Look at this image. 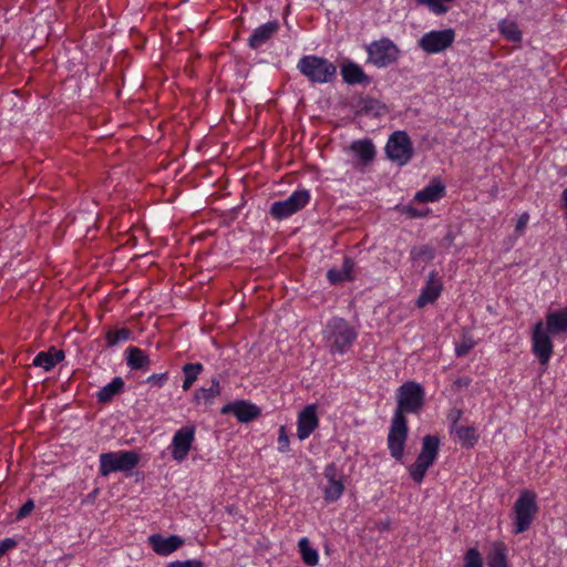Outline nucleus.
Returning a JSON list of instances; mask_svg holds the SVG:
<instances>
[{"instance_id": "nucleus-1", "label": "nucleus", "mask_w": 567, "mask_h": 567, "mask_svg": "<svg viewBox=\"0 0 567 567\" xmlns=\"http://www.w3.org/2000/svg\"><path fill=\"white\" fill-rule=\"evenodd\" d=\"M322 334L332 354H343L357 338L354 329L344 319L338 317L328 321Z\"/></svg>"}, {"instance_id": "nucleus-2", "label": "nucleus", "mask_w": 567, "mask_h": 567, "mask_svg": "<svg viewBox=\"0 0 567 567\" xmlns=\"http://www.w3.org/2000/svg\"><path fill=\"white\" fill-rule=\"evenodd\" d=\"M297 68L311 82L317 83L330 82L337 72V68L333 63L316 55H307L301 58Z\"/></svg>"}, {"instance_id": "nucleus-3", "label": "nucleus", "mask_w": 567, "mask_h": 567, "mask_svg": "<svg viewBox=\"0 0 567 567\" xmlns=\"http://www.w3.org/2000/svg\"><path fill=\"white\" fill-rule=\"evenodd\" d=\"M537 512L536 494L529 489L523 491L514 504V533L520 534L527 530Z\"/></svg>"}, {"instance_id": "nucleus-4", "label": "nucleus", "mask_w": 567, "mask_h": 567, "mask_svg": "<svg viewBox=\"0 0 567 567\" xmlns=\"http://www.w3.org/2000/svg\"><path fill=\"white\" fill-rule=\"evenodd\" d=\"M424 403L422 386L413 381L403 383L398 389V406L394 415L404 416V413H417Z\"/></svg>"}, {"instance_id": "nucleus-5", "label": "nucleus", "mask_w": 567, "mask_h": 567, "mask_svg": "<svg viewBox=\"0 0 567 567\" xmlns=\"http://www.w3.org/2000/svg\"><path fill=\"white\" fill-rule=\"evenodd\" d=\"M385 154L390 161L400 166L408 164L414 154L409 135L403 131L392 133L385 145Z\"/></svg>"}, {"instance_id": "nucleus-6", "label": "nucleus", "mask_w": 567, "mask_h": 567, "mask_svg": "<svg viewBox=\"0 0 567 567\" xmlns=\"http://www.w3.org/2000/svg\"><path fill=\"white\" fill-rule=\"evenodd\" d=\"M368 61L378 68H385L394 63L400 50L394 42L388 38H382L371 42L367 47Z\"/></svg>"}, {"instance_id": "nucleus-7", "label": "nucleus", "mask_w": 567, "mask_h": 567, "mask_svg": "<svg viewBox=\"0 0 567 567\" xmlns=\"http://www.w3.org/2000/svg\"><path fill=\"white\" fill-rule=\"evenodd\" d=\"M100 472L103 476H106L113 472H124L134 468L138 463V455L133 451L103 453L100 456Z\"/></svg>"}, {"instance_id": "nucleus-8", "label": "nucleus", "mask_w": 567, "mask_h": 567, "mask_svg": "<svg viewBox=\"0 0 567 567\" xmlns=\"http://www.w3.org/2000/svg\"><path fill=\"white\" fill-rule=\"evenodd\" d=\"M455 40L453 29L430 31L423 34L419 41V48L427 54H436L449 49Z\"/></svg>"}, {"instance_id": "nucleus-9", "label": "nucleus", "mask_w": 567, "mask_h": 567, "mask_svg": "<svg viewBox=\"0 0 567 567\" xmlns=\"http://www.w3.org/2000/svg\"><path fill=\"white\" fill-rule=\"evenodd\" d=\"M551 333L539 320L535 323L532 334L533 353L538 358L542 365H547L553 354Z\"/></svg>"}, {"instance_id": "nucleus-10", "label": "nucleus", "mask_w": 567, "mask_h": 567, "mask_svg": "<svg viewBox=\"0 0 567 567\" xmlns=\"http://www.w3.org/2000/svg\"><path fill=\"white\" fill-rule=\"evenodd\" d=\"M309 199L310 194L307 189L296 190L287 199L275 202L271 205L270 214L276 219L289 217L303 208Z\"/></svg>"}, {"instance_id": "nucleus-11", "label": "nucleus", "mask_w": 567, "mask_h": 567, "mask_svg": "<svg viewBox=\"0 0 567 567\" xmlns=\"http://www.w3.org/2000/svg\"><path fill=\"white\" fill-rule=\"evenodd\" d=\"M408 425L405 416L394 415L388 435V447L391 456L400 461L403 457Z\"/></svg>"}, {"instance_id": "nucleus-12", "label": "nucleus", "mask_w": 567, "mask_h": 567, "mask_svg": "<svg viewBox=\"0 0 567 567\" xmlns=\"http://www.w3.org/2000/svg\"><path fill=\"white\" fill-rule=\"evenodd\" d=\"M195 430L192 426H185L179 429L172 441V456L176 461H183L186 458L192 443L194 441Z\"/></svg>"}, {"instance_id": "nucleus-13", "label": "nucleus", "mask_w": 567, "mask_h": 567, "mask_svg": "<svg viewBox=\"0 0 567 567\" xmlns=\"http://www.w3.org/2000/svg\"><path fill=\"white\" fill-rule=\"evenodd\" d=\"M223 414L233 413L241 423H248L260 414V409L252 403L238 400L221 408Z\"/></svg>"}, {"instance_id": "nucleus-14", "label": "nucleus", "mask_w": 567, "mask_h": 567, "mask_svg": "<svg viewBox=\"0 0 567 567\" xmlns=\"http://www.w3.org/2000/svg\"><path fill=\"white\" fill-rule=\"evenodd\" d=\"M148 544L157 555L167 556L177 550L184 544V539L176 535L164 537L161 534H153L148 537Z\"/></svg>"}, {"instance_id": "nucleus-15", "label": "nucleus", "mask_w": 567, "mask_h": 567, "mask_svg": "<svg viewBox=\"0 0 567 567\" xmlns=\"http://www.w3.org/2000/svg\"><path fill=\"white\" fill-rule=\"evenodd\" d=\"M316 411V405H308L299 413L297 427L299 440H306L317 429L318 417Z\"/></svg>"}, {"instance_id": "nucleus-16", "label": "nucleus", "mask_w": 567, "mask_h": 567, "mask_svg": "<svg viewBox=\"0 0 567 567\" xmlns=\"http://www.w3.org/2000/svg\"><path fill=\"white\" fill-rule=\"evenodd\" d=\"M442 287L443 286L437 277V272L436 271L430 272L426 285L422 289V291L416 300L417 307L423 308L427 303L434 302L439 298V296L442 291Z\"/></svg>"}, {"instance_id": "nucleus-17", "label": "nucleus", "mask_w": 567, "mask_h": 567, "mask_svg": "<svg viewBox=\"0 0 567 567\" xmlns=\"http://www.w3.org/2000/svg\"><path fill=\"white\" fill-rule=\"evenodd\" d=\"M279 30V22L274 20L256 28L248 39L249 48L256 50L266 44Z\"/></svg>"}, {"instance_id": "nucleus-18", "label": "nucleus", "mask_w": 567, "mask_h": 567, "mask_svg": "<svg viewBox=\"0 0 567 567\" xmlns=\"http://www.w3.org/2000/svg\"><path fill=\"white\" fill-rule=\"evenodd\" d=\"M545 327L550 331L553 337L567 332V307L548 312Z\"/></svg>"}, {"instance_id": "nucleus-19", "label": "nucleus", "mask_w": 567, "mask_h": 567, "mask_svg": "<svg viewBox=\"0 0 567 567\" xmlns=\"http://www.w3.org/2000/svg\"><path fill=\"white\" fill-rule=\"evenodd\" d=\"M64 359V351L58 350L54 347L48 351L39 352L33 359V365L43 368L45 371H50L56 363Z\"/></svg>"}, {"instance_id": "nucleus-20", "label": "nucleus", "mask_w": 567, "mask_h": 567, "mask_svg": "<svg viewBox=\"0 0 567 567\" xmlns=\"http://www.w3.org/2000/svg\"><path fill=\"white\" fill-rule=\"evenodd\" d=\"M385 112V106L372 97L361 99L358 103L357 114L378 117Z\"/></svg>"}, {"instance_id": "nucleus-21", "label": "nucleus", "mask_w": 567, "mask_h": 567, "mask_svg": "<svg viewBox=\"0 0 567 567\" xmlns=\"http://www.w3.org/2000/svg\"><path fill=\"white\" fill-rule=\"evenodd\" d=\"M440 441L436 436L425 435L423 437L422 449L417 458L430 463L431 465L436 458Z\"/></svg>"}, {"instance_id": "nucleus-22", "label": "nucleus", "mask_w": 567, "mask_h": 567, "mask_svg": "<svg viewBox=\"0 0 567 567\" xmlns=\"http://www.w3.org/2000/svg\"><path fill=\"white\" fill-rule=\"evenodd\" d=\"M353 266L354 262L350 258L346 257L340 269L332 268L328 271L327 277L329 281L333 285H337L344 280H351Z\"/></svg>"}, {"instance_id": "nucleus-23", "label": "nucleus", "mask_w": 567, "mask_h": 567, "mask_svg": "<svg viewBox=\"0 0 567 567\" xmlns=\"http://www.w3.org/2000/svg\"><path fill=\"white\" fill-rule=\"evenodd\" d=\"M343 80L349 84H360L369 82V78L363 70L355 63L349 62L341 69Z\"/></svg>"}, {"instance_id": "nucleus-24", "label": "nucleus", "mask_w": 567, "mask_h": 567, "mask_svg": "<svg viewBox=\"0 0 567 567\" xmlns=\"http://www.w3.org/2000/svg\"><path fill=\"white\" fill-rule=\"evenodd\" d=\"M351 150L363 164L371 162L375 156V148L370 140H360L353 142Z\"/></svg>"}, {"instance_id": "nucleus-25", "label": "nucleus", "mask_w": 567, "mask_h": 567, "mask_svg": "<svg viewBox=\"0 0 567 567\" xmlns=\"http://www.w3.org/2000/svg\"><path fill=\"white\" fill-rule=\"evenodd\" d=\"M123 388H124L123 379L120 377H116L99 391L97 399L102 403L111 402L116 394L122 392Z\"/></svg>"}, {"instance_id": "nucleus-26", "label": "nucleus", "mask_w": 567, "mask_h": 567, "mask_svg": "<svg viewBox=\"0 0 567 567\" xmlns=\"http://www.w3.org/2000/svg\"><path fill=\"white\" fill-rule=\"evenodd\" d=\"M220 393V385L219 381L217 379L212 380V384L209 388H200L194 393V402L210 404L213 400L219 395Z\"/></svg>"}, {"instance_id": "nucleus-27", "label": "nucleus", "mask_w": 567, "mask_h": 567, "mask_svg": "<svg viewBox=\"0 0 567 567\" xmlns=\"http://www.w3.org/2000/svg\"><path fill=\"white\" fill-rule=\"evenodd\" d=\"M148 357L140 348L127 349V365L133 370H145L150 365Z\"/></svg>"}, {"instance_id": "nucleus-28", "label": "nucleus", "mask_w": 567, "mask_h": 567, "mask_svg": "<svg viewBox=\"0 0 567 567\" xmlns=\"http://www.w3.org/2000/svg\"><path fill=\"white\" fill-rule=\"evenodd\" d=\"M444 192V186L441 183H435L426 186L424 189L417 192L414 199L419 203H429L437 200Z\"/></svg>"}, {"instance_id": "nucleus-29", "label": "nucleus", "mask_w": 567, "mask_h": 567, "mask_svg": "<svg viewBox=\"0 0 567 567\" xmlns=\"http://www.w3.org/2000/svg\"><path fill=\"white\" fill-rule=\"evenodd\" d=\"M488 567H507L506 548L502 543H495L487 555Z\"/></svg>"}, {"instance_id": "nucleus-30", "label": "nucleus", "mask_w": 567, "mask_h": 567, "mask_svg": "<svg viewBox=\"0 0 567 567\" xmlns=\"http://www.w3.org/2000/svg\"><path fill=\"white\" fill-rule=\"evenodd\" d=\"M499 32L512 42L522 40V32L516 22L511 20H502L498 24Z\"/></svg>"}, {"instance_id": "nucleus-31", "label": "nucleus", "mask_w": 567, "mask_h": 567, "mask_svg": "<svg viewBox=\"0 0 567 567\" xmlns=\"http://www.w3.org/2000/svg\"><path fill=\"white\" fill-rule=\"evenodd\" d=\"M203 371V365L200 363H186L183 367V372L185 374V380L183 383V390L188 391L193 383L196 381L198 374Z\"/></svg>"}, {"instance_id": "nucleus-32", "label": "nucleus", "mask_w": 567, "mask_h": 567, "mask_svg": "<svg viewBox=\"0 0 567 567\" xmlns=\"http://www.w3.org/2000/svg\"><path fill=\"white\" fill-rule=\"evenodd\" d=\"M451 431L456 434L463 444L472 446L477 440L474 427L454 425Z\"/></svg>"}, {"instance_id": "nucleus-33", "label": "nucleus", "mask_w": 567, "mask_h": 567, "mask_svg": "<svg viewBox=\"0 0 567 567\" xmlns=\"http://www.w3.org/2000/svg\"><path fill=\"white\" fill-rule=\"evenodd\" d=\"M299 548L302 560L306 565L316 566L318 564V553L313 548L309 547V542L307 538H301L299 540Z\"/></svg>"}, {"instance_id": "nucleus-34", "label": "nucleus", "mask_w": 567, "mask_h": 567, "mask_svg": "<svg viewBox=\"0 0 567 567\" xmlns=\"http://www.w3.org/2000/svg\"><path fill=\"white\" fill-rule=\"evenodd\" d=\"M343 491L344 486L341 480L328 482L324 488V498L330 502L337 501L342 495Z\"/></svg>"}, {"instance_id": "nucleus-35", "label": "nucleus", "mask_w": 567, "mask_h": 567, "mask_svg": "<svg viewBox=\"0 0 567 567\" xmlns=\"http://www.w3.org/2000/svg\"><path fill=\"white\" fill-rule=\"evenodd\" d=\"M430 466H431L430 463H426L425 461L416 458L415 463L413 465H411L409 468L412 480L416 483H421Z\"/></svg>"}, {"instance_id": "nucleus-36", "label": "nucleus", "mask_w": 567, "mask_h": 567, "mask_svg": "<svg viewBox=\"0 0 567 567\" xmlns=\"http://www.w3.org/2000/svg\"><path fill=\"white\" fill-rule=\"evenodd\" d=\"M131 338V331L126 328L118 330H111L106 333V342L109 347H114L122 341H126Z\"/></svg>"}, {"instance_id": "nucleus-37", "label": "nucleus", "mask_w": 567, "mask_h": 567, "mask_svg": "<svg viewBox=\"0 0 567 567\" xmlns=\"http://www.w3.org/2000/svg\"><path fill=\"white\" fill-rule=\"evenodd\" d=\"M411 255L413 259H422V260H432L435 256L434 248L429 245H423L420 247H414L411 250Z\"/></svg>"}, {"instance_id": "nucleus-38", "label": "nucleus", "mask_w": 567, "mask_h": 567, "mask_svg": "<svg viewBox=\"0 0 567 567\" xmlns=\"http://www.w3.org/2000/svg\"><path fill=\"white\" fill-rule=\"evenodd\" d=\"M464 567H483L481 554L476 548H470L464 557Z\"/></svg>"}, {"instance_id": "nucleus-39", "label": "nucleus", "mask_w": 567, "mask_h": 567, "mask_svg": "<svg viewBox=\"0 0 567 567\" xmlns=\"http://www.w3.org/2000/svg\"><path fill=\"white\" fill-rule=\"evenodd\" d=\"M475 342L471 338H464L460 344L456 346L455 352L457 357L466 355L474 347Z\"/></svg>"}, {"instance_id": "nucleus-40", "label": "nucleus", "mask_w": 567, "mask_h": 567, "mask_svg": "<svg viewBox=\"0 0 567 567\" xmlns=\"http://www.w3.org/2000/svg\"><path fill=\"white\" fill-rule=\"evenodd\" d=\"M278 451L286 453L289 451V439L285 426H280L278 435Z\"/></svg>"}, {"instance_id": "nucleus-41", "label": "nucleus", "mask_w": 567, "mask_h": 567, "mask_svg": "<svg viewBox=\"0 0 567 567\" xmlns=\"http://www.w3.org/2000/svg\"><path fill=\"white\" fill-rule=\"evenodd\" d=\"M167 567H203V563L197 559H189L185 561L175 560L169 563Z\"/></svg>"}, {"instance_id": "nucleus-42", "label": "nucleus", "mask_w": 567, "mask_h": 567, "mask_svg": "<svg viewBox=\"0 0 567 567\" xmlns=\"http://www.w3.org/2000/svg\"><path fill=\"white\" fill-rule=\"evenodd\" d=\"M34 508V503L32 499H28L18 511L17 519H22L27 517Z\"/></svg>"}, {"instance_id": "nucleus-43", "label": "nucleus", "mask_w": 567, "mask_h": 567, "mask_svg": "<svg viewBox=\"0 0 567 567\" xmlns=\"http://www.w3.org/2000/svg\"><path fill=\"white\" fill-rule=\"evenodd\" d=\"M18 542L14 538H4L0 542V557H2L8 550L14 548Z\"/></svg>"}, {"instance_id": "nucleus-44", "label": "nucleus", "mask_w": 567, "mask_h": 567, "mask_svg": "<svg viewBox=\"0 0 567 567\" xmlns=\"http://www.w3.org/2000/svg\"><path fill=\"white\" fill-rule=\"evenodd\" d=\"M324 477L328 480V482L340 480L338 476V470L334 464H329L324 467L323 472Z\"/></svg>"}, {"instance_id": "nucleus-45", "label": "nucleus", "mask_w": 567, "mask_h": 567, "mask_svg": "<svg viewBox=\"0 0 567 567\" xmlns=\"http://www.w3.org/2000/svg\"><path fill=\"white\" fill-rule=\"evenodd\" d=\"M528 220H529V215L527 213L522 214L520 217L518 218L516 227H515L516 233L522 234L524 231Z\"/></svg>"}, {"instance_id": "nucleus-46", "label": "nucleus", "mask_w": 567, "mask_h": 567, "mask_svg": "<svg viewBox=\"0 0 567 567\" xmlns=\"http://www.w3.org/2000/svg\"><path fill=\"white\" fill-rule=\"evenodd\" d=\"M166 380V373L153 374L147 379V382L162 385Z\"/></svg>"}, {"instance_id": "nucleus-47", "label": "nucleus", "mask_w": 567, "mask_h": 567, "mask_svg": "<svg viewBox=\"0 0 567 567\" xmlns=\"http://www.w3.org/2000/svg\"><path fill=\"white\" fill-rule=\"evenodd\" d=\"M462 412L461 410L453 409L449 413V420L452 422V426L457 425L458 420L461 419Z\"/></svg>"}, {"instance_id": "nucleus-48", "label": "nucleus", "mask_w": 567, "mask_h": 567, "mask_svg": "<svg viewBox=\"0 0 567 567\" xmlns=\"http://www.w3.org/2000/svg\"><path fill=\"white\" fill-rule=\"evenodd\" d=\"M430 8L436 14H443V13H445L447 11V8L442 2H435Z\"/></svg>"}, {"instance_id": "nucleus-49", "label": "nucleus", "mask_w": 567, "mask_h": 567, "mask_svg": "<svg viewBox=\"0 0 567 567\" xmlns=\"http://www.w3.org/2000/svg\"><path fill=\"white\" fill-rule=\"evenodd\" d=\"M471 380L468 378L458 379L456 381V384L460 386H467L470 384Z\"/></svg>"}, {"instance_id": "nucleus-50", "label": "nucleus", "mask_w": 567, "mask_h": 567, "mask_svg": "<svg viewBox=\"0 0 567 567\" xmlns=\"http://www.w3.org/2000/svg\"><path fill=\"white\" fill-rule=\"evenodd\" d=\"M563 202H564V205L567 208V188L563 192Z\"/></svg>"}]
</instances>
